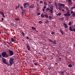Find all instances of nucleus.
Returning <instances> with one entry per match:
<instances>
[{"label":"nucleus","mask_w":75,"mask_h":75,"mask_svg":"<svg viewBox=\"0 0 75 75\" xmlns=\"http://www.w3.org/2000/svg\"><path fill=\"white\" fill-rule=\"evenodd\" d=\"M68 66V67H69V68H72V66L71 64L69 65Z\"/></svg>","instance_id":"nucleus-19"},{"label":"nucleus","mask_w":75,"mask_h":75,"mask_svg":"<svg viewBox=\"0 0 75 75\" xmlns=\"http://www.w3.org/2000/svg\"><path fill=\"white\" fill-rule=\"evenodd\" d=\"M41 16L42 17H44L45 16V15H44V14H42Z\"/></svg>","instance_id":"nucleus-21"},{"label":"nucleus","mask_w":75,"mask_h":75,"mask_svg":"<svg viewBox=\"0 0 75 75\" xmlns=\"http://www.w3.org/2000/svg\"><path fill=\"white\" fill-rule=\"evenodd\" d=\"M71 8L72 9H73V8H74V6L72 7Z\"/></svg>","instance_id":"nucleus-56"},{"label":"nucleus","mask_w":75,"mask_h":75,"mask_svg":"<svg viewBox=\"0 0 75 75\" xmlns=\"http://www.w3.org/2000/svg\"><path fill=\"white\" fill-rule=\"evenodd\" d=\"M54 5L56 6V7H57V4L56 2H55L54 3Z\"/></svg>","instance_id":"nucleus-24"},{"label":"nucleus","mask_w":75,"mask_h":75,"mask_svg":"<svg viewBox=\"0 0 75 75\" xmlns=\"http://www.w3.org/2000/svg\"><path fill=\"white\" fill-rule=\"evenodd\" d=\"M59 20H64V18H59Z\"/></svg>","instance_id":"nucleus-22"},{"label":"nucleus","mask_w":75,"mask_h":75,"mask_svg":"<svg viewBox=\"0 0 75 75\" xmlns=\"http://www.w3.org/2000/svg\"><path fill=\"white\" fill-rule=\"evenodd\" d=\"M49 3H50V4H51V2L50 1L49 2Z\"/></svg>","instance_id":"nucleus-63"},{"label":"nucleus","mask_w":75,"mask_h":75,"mask_svg":"<svg viewBox=\"0 0 75 75\" xmlns=\"http://www.w3.org/2000/svg\"><path fill=\"white\" fill-rule=\"evenodd\" d=\"M68 4L69 6L72 5V2L71 1H69L68 2Z\"/></svg>","instance_id":"nucleus-13"},{"label":"nucleus","mask_w":75,"mask_h":75,"mask_svg":"<svg viewBox=\"0 0 75 75\" xmlns=\"http://www.w3.org/2000/svg\"><path fill=\"white\" fill-rule=\"evenodd\" d=\"M8 65V66H10V65H11V64H9V63H7Z\"/></svg>","instance_id":"nucleus-46"},{"label":"nucleus","mask_w":75,"mask_h":75,"mask_svg":"<svg viewBox=\"0 0 75 75\" xmlns=\"http://www.w3.org/2000/svg\"><path fill=\"white\" fill-rule=\"evenodd\" d=\"M61 15V13H59L58 14H57V16H60Z\"/></svg>","instance_id":"nucleus-18"},{"label":"nucleus","mask_w":75,"mask_h":75,"mask_svg":"<svg viewBox=\"0 0 75 75\" xmlns=\"http://www.w3.org/2000/svg\"><path fill=\"white\" fill-rule=\"evenodd\" d=\"M26 46L28 50L30 51V46L29 45H26Z\"/></svg>","instance_id":"nucleus-9"},{"label":"nucleus","mask_w":75,"mask_h":75,"mask_svg":"<svg viewBox=\"0 0 75 75\" xmlns=\"http://www.w3.org/2000/svg\"><path fill=\"white\" fill-rule=\"evenodd\" d=\"M63 6V7H64L65 6V4H61V6Z\"/></svg>","instance_id":"nucleus-31"},{"label":"nucleus","mask_w":75,"mask_h":75,"mask_svg":"<svg viewBox=\"0 0 75 75\" xmlns=\"http://www.w3.org/2000/svg\"><path fill=\"white\" fill-rule=\"evenodd\" d=\"M72 17H75V13L73 14L72 15Z\"/></svg>","instance_id":"nucleus-25"},{"label":"nucleus","mask_w":75,"mask_h":75,"mask_svg":"<svg viewBox=\"0 0 75 75\" xmlns=\"http://www.w3.org/2000/svg\"><path fill=\"white\" fill-rule=\"evenodd\" d=\"M46 7L45 6H44L43 7V9H45V8Z\"/></svg>","instance_id":"nucleus-62"},{"label":"nucleus","mask_w":75,"mask_h":75,"mask_svg":"<svg viewBox=\"0 0 75 75\" xmlns=\"http://www.w3.org/2000/svg\"><path fill=\"white\" fill-rule=\"evenodd\" d=\"M69 13H67L64 14V15L65 16V17H66V16H68V17H69L70 16H71V14Z\"/></svg>","instance_id":"nucleus-6"},{"label":"nucleus","mask_w":75,"mask_h":75,"mask_svg":"<svg viewBox=\"0 0 75 75\" xmlns=\"http://www.w3.org/2000/svg\"><path fill=\"white\" fill-rule=\"evenodd\" d=\"M37 15L38 16H40V13H37Z\"/></svg>","instance_id":"nucleus-45"},{"label":"nucleus","mask_w":75,"mask_h":75,"mask_svg":"<svg viewBox=\"0 0 75 75\" xmlns=\"http://www.w3.org/2000/svg\"><path fill=\"white\" fill-rule=\"evenodd\" d=\"M50 13H51V14H53V10H50Z\"/></svg>","instance_id":"nucleus-17"},{"label":"nucleus","mask_w":75,"mask_h":75,"mask_svg":"<svg viewBox=\"0 0 75 75\" xmlns=\"http://www.w3.org/2000/svg\"><path fill=\"white\" fill-rule=\"evenodd\" d=\"M42 21H39V24H42Z\"/></svg>","instance_id":"nucleus-27"},{"label":"nucleus","mask_w":75,"mask_h":75,"mask_svg":"<svg viewBox=\"0 0 75 75\" xmlns=\"http://www.w3.org/2000/svg\"><path fill=\"white\" fill-rule=\"evenodd\" d=\"M48 69L49 70H50V69H51V68H50V67H48Z\"/></svg>","instance_id":"nucleus-60"},{"label":"nucleus","mask_w":75,"mask_h":75,"mask_svg":"<svg viewBox=\"0 0 75 75\" xmlns=\"http://www.w3.org/2000/svg\"><path fill=\"white\" fill-rule=\"evenodd\" d=\"M42 11H43V12H44L45 11V9L43 8V10H42Z\"/></svg>","instance_id":"nucleus-55"},{"label":"nucleus","mask_w":75,"mask_h":75,"mask_svg":"<svg viewBox=\"0 0 75 75\" xmlns=\"http://www.w3.org/2000/svg\"><path fill=\"white\" fill-rule=\"evenodd\" d=\"M45 16L46 17V18H48V15H45Z\"/></svg>","instance_id":"nucleus-37"},{"label":"nucleus","mask_w":75,"mask_h":75,"mask_svg":"<svg viewBox=\"0 0 75 75\" xmlns=\"http://www.w3.org/2000/svg\"><path fill=\"white\" fill-rule=\"evenodd\" d=\"M48 22H49L48 21V20H47L46 21L45 23H46V24H47V23H48Z\"/></svg>","instance_id":"nucleus-35"},{"label":"nucleus","mask_w":75,"mask_h":75,"mask_svg":"<svg viewBox=\"0 0 75 75\" xmlns=\"http://www.w3.org/2000/svg\"><path fill=\"white\" fill-rule=\"evenodd\" d=\"M32 28L33 30H36V28H35L34 27H32Z\"/></svg>","instance_id":"nucleus-20"},{"label":"nucleus","mask_w":75,"mask_h":75,"mask_svg":"<svg viewBox=\"0 0 75 75\" xmlns=\"http://www.w3.org/2000/svg\"><path fill=\"white\" fill-rule=\"evenodd\" d=\"M20 7V4H18V7Z\"/></svg>","instance_id":"nucleus-52"},{"label":"nucleus","mask_w":75,"mask_h":75,"mask_svg":"<svg viewBox=\"0 0 75 75\" xmlns=\"http://www.w3.org/2000/svg\"><path fill=\"white\" fill-rule=\"evenodd\" d=\"M40 4H41L42 3H44V2H42V1H40Z\"/></svg>","instance_id":"nucleus-44"},{"label":"nucleus","mask_w":75,"mask_h":75,"mask_svg":"<svg viewBox=\"0 0 75 75\" xmlns=\"http://www.w3.org/2000/svg\"><path fill=\"white\" fill-rule=\"evenodd\" d=\"M2 55L3 57H4V58H7L8 57V54H7L6 52H2Z\"/></svg>","instance_id":"nucleus-1"},{"label":"nucleus","mask_w":75,"mask_h":75,"mask_svg":"<svg viewBox=\"0 0 75 75\" xmlns=\"http://www.w3.org/2000/svg\"><path fill=\"white\" fill-rule=\"evenodd\" d=\"M0 13L1 14H2H2H3L4 13L3 12H0Z\"/></svg>","instance_id":"nucleus-38"},{"label":"nucleus","mask_w":75,"mask_h":75,"mask_svg":"<svg viewBox=\"0 0 75 75\" xmlns=\"http://www.w3.org/2000/svg\"><path fill=\"white\" fill-rule=\"evenodd\" d=\"M60 31L62 35H64V31L61 30H60Z\"/></svg>","instance_id":"nucleus-11"},{"label":"nucleus","mask_w":75,"mask_h":75,"mask_svg":"<svg viewBox=\"0 0 75 75\" xmlns=\"http://www.w3.org/2000/svg\"><path fill=\"white\" fill-rule=\"evenodd\" d=\"M14 58H11L9 60V63L11 65H12L13 63H14Z\"/></svg>","instance_id":"nucleus-2"},{"label":"nucleus","mask_w":75,"mask_h":75,"mask_svg":"<svg viewBox=\"0 0 75 75\" xmlns=\"http://www.w3.org/2000/svg\"><path fill=\"white\" fill-rule=\"evenodd\" d=\"M61 4L60 3H59L57 5H58V6H60V7H61Z\"/></svg>","instance_id":"nucleus-32"},{"label":"nucleus","mask_w":75,"mask_h":75,"mask_svg":"<svg viewBox=\"0 0 75 75\" xmlns=\"http://www.w3.org/2000/svg\"><path fill=\"white\" fill-rule=\"evenodd\" d=\"M69 29L71 31H73V29H72V28L71 26H70L69 27Z\"/></svg>","instance_id":"nucleus-14"},{"label":"nucleus","mask_w":75,"mask_h":75,"mask_svg":"<svg viewBox=\"0 0 75 75\" xmlns=\"http://www.w3.org/2000/svg\"><path fill=\"white\" fill-rule=\"evenodd\" d=\"M2 16H3V17H6L4 15V13L2 15Z\"/></svg>","instance_id":"nucleus-42"},{"label":"nucleus","mask_w":75,"mask_h":75,"mask_svg":"<svg viewBox=\"0 0 75 75\" xmlns=\"http://www.w3.org/2000/svg\"><path fill=\"white\" fill-rule=\"evenodd\" d=\"M59 10H61V6H60V7H59Z\"/></svg>","instance_id":"nucleus-39"},{"label":"nucleus","mask_w":75,"mask_h":75,"mask_svg":"<svg viewBox=\"0 0 75 75\" xmlns=\"http://www.w3.org/2000/svg\"><path fill=\"white\" fill-rule=\"evenodd\" d=\"M2 58L3 59V60L2 61L5 64H7V63L6 62V59H5L3 57H2Z\"/></svg>","instance_id":"nucleus-4"},{"label":"nucleus","mask_w":75,"mask_h":75,"mask_svg":"<svg viewBox=\"0 0 75 75\" xmlns=\"http://www.w3.org/2000/svg\"><path fill=\"white\" fill-rule=\"evenodd\" d=\"M16 20V21H18L19 20V18H16L15 19Z\"/></svg>","instance_id":"nucleus-30"},{"label":"nucleus","mask_w":75,"mask_h":75,"mask_svg":"<svg viewBox=\"0 0 75 75\" xmlns=\"http://www.w3.org/2000/svg\"><path fill=\"white\" fill-rule=\"evenodd\" d=\"M23 13H24V12H22V16H24Z\"/></svg>","instance_id":"nucleus-48"},{"label":"nucleus","mask_w":75,"mask_h":75,"mask_svg":"<svg viewBox=\"0 0 75 75\" xmlns=\"http://www.w3.org/2000/svg\"><path fill=\"white\" fill-rule=\"evenodd\" d=\"M49 18L50 19V20H52V17L50 16L49 17Z\"/></svg>","instance_id":"nucleus-29"},{"label":"nucleus","mask_w":75,"mask_h":75,"mask_svg":"<svg viewBox=\"0 0 75 75\" xmlns=\"http://www.w3.org/2000/svg\"><path fill=\"white\" fill-rule=\"evenodd\" d=\"M54 34H55V33L54 32H52L51 33V34H52V35H53Z\"/></svg>","instance_id":"nucleus-28"},{"label":"nucleus","mask_w":75,"mask_h":75,"mask_svg":"<svg viewBox=\"0 0 75 75\" xmlns=\"http://www.w3.org/2000/svg\"><path fill=\"white\" fill-rule=\"evenodd\" d=\"M4 18H1V21H3V20H4Z\"/></svg>","instance_id":"nucleus-53"},{"label":"nucleus","mask_w":75,"mask_h":75,"mask_svg":"<svg viewBox=\"0 0 75 75\" xmlns=\"http://www.w3.org/2000/svg\"><path fill=\"white\" fill-rule=\"evenodd\" d=\"M59 59L61 61V57L59 58Z\"/></svg>","instance_id":"nucleus-54"},{"label":"nucleus","mask_w":75,"mask_h":75,"mask_svg":"<svg viewBox=\"0 0 75 75\" xmlns=\"http://www.w3.org/2000/svg\"><path fill=\"white\" fill-rule=\"evenodd\" d=\"M52 42L54 44H57V42H54L53 41Z\"/></svg>","instance_id":"nucleus-36"},{"label":"nucleus","mask_w":75,"mask_h":75,"mask_svg":"<svg viewBox=\"0 0 75 75\" xmlns=\"http://www.w3.org/2000/svg\"><path fill=\"white\" fill-rule=\"evenodd\" d=\"M22 34L23 37H24V33L23 32L22 33Z\"/></svg>","instance_id":"nucleus-34"},{"label":"nucleus","mask_w":75,"mask_h":75,"mask_svg":"<svg viewBox=\"0 0 75 75\" xmlns=\"http://www.w3.org/2000/svg\"><path fill=\"white\" fill-rule=\"evenodd\" d=\"M71 24H72V22H71V21H70L69 22V25H71Z\"/></svg>","instance_id":"nucleus-23"},{"label":"nucleus","mask_w":75,"mask_h":75,"mask_svg":"<svg viewBox=\"0 0 75 75\" xmlns=\"http://www.w3.org/2000/svg\"><path fill=\"white\" fill-rule=\"evenodd\" d=\"M33 62H35V60H33Z\"/></svg>","instance_id":"nucleus-57"},{"label":"nucleus","mask_w":75,"mask_h":75,"mask_svg":"<svg viewBox=\"0 0 75 75\" xmlns=\"http://www.w3.org/2000/svg\"><path fill=\"white\" fill-rule=\"evenodd\" d=\"M63 25L64 26V28H68V25L66 23H63Z\"/></svg>","instance_id":"nucleus-8"},{"label":"nucleus","mask_w":75,"mask_h":75,"mask_svg":"<svg viewBox=\"0 0 75 75\" xmlns=\"http://www.w3.org/2000/svg\"><path fill=\"white\" fill-rule=\"evenodd\" d=\"M65 9H66V10L67 11V13H70V11H69V8H68L67 7H65L64 8Z\"/></svg>","instance_id":"nucleus-3"},{"label":"nucleus","mask_w":75,"mask_h":75,"mask_svg":"<svg viewBox=\"0 0 75 75\" xmlns=\"http://www.w3.org/2000/svg\"><path fill=\"white\" fill-rule=\"evenodd\" d=\"M26 38L27 39H29V38L28 37H26Z\"/></svg>","instance_id":"nucleus-59"},{"label":"nucleus","mask_w":75,"mask_h":75,"mask_svg":"<svg viewBox=\"0 0 75 75\" xmlns=\"http://www.w3.org/2000/svg\"><path fill=\"white\" fill-rule=\"evenodd\" d=\"M59 73L61 74V75H64V73H65V72L64 71H60Z\"/></svg>","instance_id":"nucleus-12"},{"label":"nucleus","mask_w":75,"mask_h":75,"mask_svg":"<svg viewBox=\"0 0 75 75\" xmlns=\"http://www.w3.org/2000/svg\"><path fill=\"white\" fill-rule=\"evenodd\" d=\"M71 14H73V13H74V12H73L72 11H71Z\"/></svg>","instance_id":"nucleus-51"},{"label":"nucleus","mask_w":75,"mask_h":75,"mask_svg":"<svg viewBox=\"0 0 75 75\" xmlns=\"http://www.w3.org/2000/svg\"><path fill=\"white\" fill-rule=\"evenodd\" d=\"M34 65H38V63H35Z\"/></svg>","instance_id":"nucleus-33"},{"label":"nucleus","mask_w":75,"mask_h":75,"mask_svg":"<svg viewBox=\"0 0 75 75\" xmlns=\"http://www.w3.org/2000/svg\"><path fill=\"white\" fill-rule=\"evenodd\" d=\"M62 11H64V9H62Z\"/></svg>","instance_id":"nucleus-64"},{"label":"nucleus","mask_w":75,"mask_h":75,"mask_svg":"<svg viewBox=\"0 0 75 75\" xmlns=\"http://www.w3.org/2000/svg\"><path fill=\"white\" fill-rule=\"evenodd\" d=\"M73 31H74V32H75V28H74L73 30Z\"/></svg>","instance_id":"nucleus-58"},{"label":"nucleus","mask_w":75,"mask_h":75,"mask_svg":"<svg viewBox=\"0 0 75 75\" xmlns=\"http://www.w3.org/2000/svg\"><path fill=\"white\" fill-rule=\"evenodd\" d=\"M29 4L28 3H25L24 4V8H26V7H27L26 6H29Z\"/></svg>","instance_id":"nucleus-7"},{"label":"nucleus","mask_w":75,"mask_h":75,"mask_svg":"<svg viewBox=\"0 0 75 75\" xmlns=\"http://www.w3.org/2000/svg\"><path fill=\"white\" fill-rule=\"evenodd\" d=\"M11 41L12 42H14V41H15V40L13 39V38H12L11 39Z\"/></svg>","instance_id":"nucleus-16"},{"label":"nucleus","mask_w":75,"mask_h":75,"mask_svg":"<svg viewBox=\"0 0 75 75\" xmlns=\"http://www.w3.org/2000/svg\"><path fill=\"white\" fill-rule=\"evenodd\" d=\"M50 10L51 9L49 8H47L46 9V11H49V10L50 11Z\"/></svg>","instance_id":"nucleus-15"},{"label":"nucleus","mask_w":75,"mask_h":75,"mask_svg":"<svg viewBox=\"0 0 75 75\" xmlns=\"http://www.w3.org/2000/svg\"><path fill=\"white\" fill-rule=\"evenodd\" d=\"M11 25H12V26H13L14 24L13 23L11 24Z\"/></svg>","instance_id":"nucleus-47"},{"label":"nucleus","mask_w":75,"mask_h":75,"mask_svg":"<svg viewBox=\"0 0 75 75\" xmlns=\"http://www.w3.org/2000/svg\"><path fill=\"white\" fill-rule=\"evenodd\" d=\"M18 6H16V8L15 9H17V8H18Z\"/></svg>","instance_id":"nucleus-50"},{"label":"nucleus","mask_w":75,"mask_h":75,"mask_svg":"<svg viewBox=\"0 0 75 75\" xmlns=\"http://www.w3.org/2000/svg\"><path fill=\"white\" fill-rule=\"evenodd\" d=\"M9 52L10 54V55L11 56H12V55H13V54H14V53H13V51L9 50Z\"/></svg>","instance_id":"nucleus-5"},{"label":"nucleus","mask_w":75,"mask_h":75,"mask_svg":"<svg viewBox=\"0 0 75 75\" xmlns=\"http://www.w3.org/2000/svg\"><path fill=\"white\" fill-rule=\"evenodd\" d=\"M71 0H68V2L71 1Z\"/></svg>","instance_id":"nucleus-61"},{"label":"nucleus","mask_w":75,"mask_h":75,"mask_svg":"<svg viewBox=\"0 0 75 75\" xmlns=\"http://www.w3.org/2000/svg\"><path fill=\"white\" fill-rule=\"evenodd\" d=\"M2 58V56H1V54H0V58Z\"/></svg>","instance_id":"nucleus-49"},{"label":"nucleus","mask_w":75,"mask_h":75,"mask_svg":"<svg viewBox=\"0 0 75 75\" xmlns=\"http://www.w3.org/2000/svg\"><path fill=\"white\" fill-rule=\"evenodd\" d=\"M50 8H51V10H53V6H51L50 7Z\"/></svg>","instance_id":"nucleus-26"},{"label":"nucleus","mask_w":75,"mask_h":75,"mask_svg":"<svg viewBox=\"0 0 75 75\" xmlns=\"http://www.w3.org/2000/svg\"><path fill=\"white\" fill-rule=\"evenodd\" d=\"M22 12L23 13H24V12H25V11L24 10L22 9Z\"/></svg>","instance_id":"nucleus-43"},{"label":"nucleus","mask_w":75,"mask_h":75,"mask_svg":"<svg viewBox=\"0 0 75 75\" xmlns=\"http://www.w3.org/2000/svg\"><path fill=\"white\" fill-rule=\"evenodd\" d=\"M34 7V6L33 5H31L29 7V8H33Z\"/></svg>","instance_id":"nucleus-10"},{"label":"nucleus","mask_w":75,"mask_h":75,"mask_svg":"<svg viewBox=\"0 0 75 75\" xmlns=\"http://www.w3.org/2000/svg\"><path fill=\"white\" fill-rule=\"evenodd\" d=\"M13 27H17V26L16 25H13Z\"/></svg>","instance_id":"nucleus-40"},{"label":"nucleus","mask_w":75,"mask_h":75,"mask_svg":"<svg viewBox=\"0 0 75 75\" xmlns=\"http://www.w3.org/2000/svg\"><path fill=\"white\" fill-rule=\"evenodd\" d=\"M49 41L50 42H53V41L51 39H49Z\"/></svg>","instance_id":"nucleus-41"}]
</instances>
